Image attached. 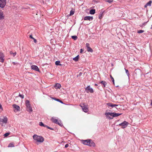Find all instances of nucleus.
I'll return each mask as SVG.
<instances>
[{
    "instance_id": "18",
    "label": "nucleus",
    "mask_w": 152,
    "mask_h": 152,
    "mask_svg": "<svg viewBox=\"0 0 152 152\" xmlns=\"http://www.w3.org/2000/svg\"><path fill=\"white\" fill-rule=\"evenodd\" d=\"M61 87V85L58 83L56 84L54 86V87L56 89H60Z\"/></svg>"
},
{
    "instance_id": "28",
    "label": "nucleus",
    "mask_w": 152,
    "mask_h": 152,
    "mask_svg": "<svg viewBox=\"0 0 152 152\" xmlns=\"http://www.w3.org/2000/svg\"><path fill=\"white\" fill-rule=\"evenodd\" d=\"M72 39H74V40H76L77 38V37L76 36H72Z\"/></svg>"
},
{
    "instance_id": "32",
    "label": "nucleus",
    "mask_w": 152,
    "mask_h": 152,
    "mask_svg": "<svg viewBox=\"0 0 152 152\" xmlns=\"http://www.w3.org/2000/svg\"><path fill=\"white\" fill-rule=\"evenodd\" d=\"M125 70L126 71V73L127 74V75L128 76H129V74L128 70L127 69H125Z\"/></svg>"
},
{
    "instance_id": "42",
    "label": "nucleus",
    "mask_w": 152,
    "mask_h": 152,
    "mask_svg": "<svg viewBox=\"0 0 152 152\" xmlns=\"http://www.w3.org/2000/svg\"><path fill=\"white\" fill-rule=\"evenodd\" d=\"M61 126H63V124H58Z\"/></svg>"
},
{
    "instance_id": "4",
    "label": "nucleus",
    "mask_w": 152,
    "mask_h": 152,
    "mask_svg": "<svg viewBox=\"0 0 152 152\" xmlns=\"http://www.w3.org/2000/svg\"><path fill=\"white\" fill-rule=\"evenodd\" d=\"M25 105L26 106V110L29 112L30 113H31V112H32V108L31 107V105L30 103V102L28 100H26V101Z\"/></svg>"
},
{
    "instance_id": "22",
    "label": "nucleus",
    "mask_w": 152,
    "mask_h": 152,
    "mask_svg": "<svg viewBox=\"0 0 152 152\" xmlns=\"http://www.w3.org/2000/svg\"><path fill=\"white\" fill-rule=\"evenodd\" d=\"M79 58V55H77L76 57L73 58V60L75 61H78V59Z\"/></svg>"
},
{
    "instance_id": "9",
    "label": "nucleus",
    "mask_w": 152,
    "mask_h": 152,
    "mask_svg": "<svg viewBox=\"0 0 152 152\" xmlns=\"http://www.w3.org/2000/svg\"><path fill=\"white\" fill-rule=\"evenodd\" d=\"M5 56L4 54L2 52H0V62L3 63L4 61V58Z\"/></svg>"
},
{
    "instance_id": "3",
    "label": "nucleus",
    "mask_w": 152,
    "mask_h": 152,
    "mask_svg": "<svg viewBox=\"0 0 152 152\" xmlns=\"http://www.w3.org/2000/svg\"><path fill=\"white\" fill-rule=\"evenodd\" d=\"M33 138L37 142L42 143L44 140V138L41 136H38L36 134H34L33 136Z\"/></svg>"
},
{
    "instance_id": "49",
    "label": "nucleus",
    "mask_w": 152,
    "mask_h": 152,
    "mask_svg": "<svg viewBox=\"0 0 152 152\" xmlns=\"http://www.w3.org/2000/svg\"><path fill=\"white\" fill-rule=\"evenodd\" d=\"M39 124H43L42 122H40Z\"/></svg>"
},
{
    "instance_id": "16",
    "label": "nucleus",
    "mask_w": 152,
    "mask_h": 152,
    "mask_svg": "<svg viewBox=\"0 0 152 152\" xmlns=\"http://www.w3.org/2000/svg\"><path fill=\"white\" fill-rule=\"evenodd\" d=\"M93 17L86 16L84 18V20H91L93 19Z\"/></svg>"
},
{
    "instance_id": "5",
    "label": "nucleus",
    "mask_w": 152,
    "mask_h": 152,
    "mask_svg": "<svg viewBox=\"0 0 152 152\" xmlns=\"http://www.w3.org/2000/svg\"><path fill=\"white\" fill-rule=\"evenodd\" d=\"M80 106L82 108L83 111L86 113H87L88 111V108L87 105L85 104H81Z\"/></svg>"
},
{
    "instance_id": "12",
    "label": "nucleus",
    "mask_w": 152,
    "mask_h": 152,
    "mask_svg": "<svg viewBox=\"0 0 152 152\" xmlns=\"http://www.w3.org/2000/svg\"><path fill=\"white\" fill-rule=\"evenodd\" d=\"M86 46L87 48V50L88 52H93V50L90 47V44L88 43H86Z\"/></svg>"
},
{
    "instance_id": "48",
    "label": "nucleus",
    "mask_w": 152,
    "mask_h": 152,
    "mask_svg": "<svg viewBox=\"0 0 152 152\" xmlns=\"http://www.w3.org/2000/svg\"><path fill=\"white\" fill-rule=\"evenodd\" d=\"M4 124H2V126H5L4 125ZM4 125H5V124H4Z\"/></svg>"
},
{
    "instance_id": "36",
    "label": "nucleus",
    "mask_w": 152,
    "mask_h": 152,
    "mask_svg": "<svg viewBox=\"0 0 152 152\" xmlns=\"http://www.w3.org/2000/svg\"><path fill=\"white\" fill-rule=\"evenodd\" d=\"M52 98L53 99H54L55 100H56V101H57L58 102H59L60 100L58 99H57L55 98Z\"/></svg>"
},
{
    "instance_id": "26",
    "label": "nucleus",
    "mask_w": 152,
    "mask_h": 152,
    "mask_svg": "<svg viewBox=\"0 0 152 152\" xmlns=\"http://www.w3.org/2000/svg\"><path fill=\"white\" fill-rule=\"evenodd\" d=\"M10 54L11 55H13V57H14L16 55V52H15V53H13L12 51H10Z\"/></svg>"
},
{
    "instance_id": "24",
    "label": "nucleus",
    "mask_w": 152,
    "mask_h": 152,
    "mask_svg": "<svg viewBox=\"0 0 152 152\" xmlns=\"http://www.w3.org/2000/svg\"><path fill=\"white\" fill-rule=\"evenodd\" d=\"M29 37L32 39L33 40V41H34V42L35 43H37V40L34 39V38L33 37H32V35H30L29 36Z\"/></svg>"
},
{
    "instance_id": "33",
    "label": "nucleus",
    "mask_w": 152,
    "mask_h": 152,
    "mask_svg": "<svg viewBox=\"0 0 152 152\" xmlns=\"http://www.w3.org/2000/svg\"><path fill=\"white\" fill-rule=\"evenodd\" d=\"M10 134V133H6L4 134V136L5 137H6L8 136Z\"/></svg>"
},
{
    "instance_id": "29",
    "label": "nucleus",
    "mask_w": 152,
    "mask_h": 152,
    "mask_svg": "<svg viewBox=\"0 0 152 152\" xmlns=\"http://www.w3.org/2000/svg\"><path fill=\"white\" fill-rule=\"evenodd\" d=\"M110 76L111 79V80H112V82H113V84L115 85L114 80L113 78L112 77V75H110Z\"/></svg>"
},
{
    "instance_id": "15",
    "label": "nucleus",
    "mask_w": 152,
    "mask_h": 152,
    "mask_svg": "<svg viewBox=\"0 0 152 152\" xmlns=\"http://www.w3.org/2000/svg\"><path fill=\"white\" fill-rule=\"evenodd\" d=\"M51 120L53 123L56 124H59V122L58 121V120L55 118H52Z\"/></svg>"
},
{
    "instance_id": "23",
    "label": "nucleus",
    "mask_w": 152,
    "mask_h": 152,
    "mask_svg": "<svg viewBox=\"0 0 152 152\" xmlns=\"http://www.w3.org/2000/svg\"><path fill=\"white\" fill-rule=\"evenodd\" d=\"M95 9H92L90 10V14L93 15L95 13Z\"/></svg>"
},
{
    "instance_id": "27",
    "label": "nucleus",
    "mask_w": 152,
    "mask_h": 152,
    "mask_svg": "<svg viewBox=\"0 0 152 152\" xmlns=\"http://www.w3.org/2000/svg\"><path fill=\"white\" fill-rule=\"evenodd\" d=\"M60 61H57L55 62V64L56 65H60L61 66L62 65L60 64Z\"/></svg>"
},
{
    "instance_id": "14",
    "label": "nucleus",
    "mask_w": 152,
    "mask_h": 152,
    "mask_svg": "<svg viewBox=\"0 0 152 152\" xmlns=\"http://www.w3.org/2000/svg\"><path fill=\"white\" fill-rule=\"evenodd\" d=\"M31 69H33V70H34L37 71H39L38 67H37V66L36 65H32L31 66Z\"/></svg>"
},
{
    "instance_id": "11",
    "label": "nucleus",
    "mask_w": 152,
    "mask_h": 152,
    "mask_svg": "<svg viewBox=\"0 0 152 152\" xmlns=\"http://www.w3.org/2000/svg\"><path fill=\"white\" fill-rule=\"evenodd\" d=\"M116 127H117L118 128H116V129L118 130L120 127H121L122 128H125L127 126V124H119L116 126Z\"/></svg>"
},
{
    "instance_id": "6",
    "label": "nucleus",
    "mask_w": 152,
    "mask_h": 152,
    "mask_svg": "<svg viewBox=\"0 0 152 152\" xmlns=\"http://www.w3.org/2000/svg\"><path fill=\"white\" fill-rule=\"evenodd\" d=\"M13 108L14 109V111L15 112H17L20 111V107L15 104H14L12 105Z\"/></svg>"
},
{
    "instance_id": "8",
    "label": "nucleus",
    "mask_w": 152,
    "mask_h": 152,
    "mask_svg": "<svg viewBox=\"0 0 152 152\" xmlns=\"http://www.w3.org/2000/svg\"><path fill=\"white\" fill-rule=\"evenodd\" d=\"M6 4V0H0V7L3 8Z\"/></svg>"
},
{
    "instance_id": "38",
    "label": "nucleus",
    "mask_w": 152,
    "mask_h": 152,
    "mask_svg": "<svg viewBox=\"0 0 152 152\" xmlns=\"http://www.w3.org/2000/svg\"><path fill=\"white\" fill-rule=\"evenodd\" d=\"M113 1V0H108L107 1L109 3H111Z\"/></svg>"
},
{
    "instance_id": "40",
    "label": "nucleus",
    "mask_w": 152,
    "mask_h": 152,
    "mask_svg": "<svg viewBox=\"0 0 152 152\" xmlns=\"http://www.w3.org/2000/svg\"><path fill=\"white\" fill-rule=\"evenodd\" d=\"M99 19H101L102 18L101 16H100V15H99Z\"/></svg>"
},
{
    "instance_id": "50",
    "label": "nucleus",
    "mask_w": 152,
    "mask_h": 152,
    "mask_svg": "<svg viewBox=\"0 0 152 152\" xmlns=\"http://www.w3.org/2000/svg\"><path fill=\"white\" fill-rule=\"evenodd\" d=\"M151 28L152 29V25H151Z\"/></svg>"
},
{
    "instance_id": "39",
    "label": "nucleus",
    "mask_w": 152,
    "mask_h": 152,
    "mask_svg": "<svg viewBox=\"0 0 152 152\" xmlns=\"http://www.w3.org/2000/svg\"><path fill=\"white\" fill-rule=\"evenodd\" d=\"M127 122H126V121H124L121 124H127Z\"/></svg>"
},
{
    "instance_id": "1",
    "label": "nucleus",
    "mask_w": 152,
    "mask_h": 152,
    "mask_svg": "<svg viewBox=\"0 0 152 152\" xmlns=\"http://www.w3.org/2000/svg\"><path fill=\"white\" fill-rule=\"evenodd\" d=\"M121 115V114L115 113H105V115L107 118L110 119L113 118V117L118 116Z\"/></svg>"
},
{
    "instance_id": "25",
    "label": "nucleus",
    "mask_w": 152,
    "mask_h": 152,
    "mask_svg": "<svg viewBox=\"0 0 152 152\" xmlns=\"http://www.w3.org/2000/svg\"><path fill=\"white\" fill-rule=\"evenodd\" d=\"M14 147V145L13 143H11L9 144V145H8V147Z\"/></svg>"
},
{
    "instance_id": "20",
    "label": "nucleus",
    "mask_w": 152,
    "mask_h": 152,
    "mask_svg": "<svg viewBox=\"0 0 152 152\" xmlns=\"http://www.w3.org/2000/svg\"><path fill=\"white\" fill-rule=\"evenodd\" d=\"M152 1H150L148 2L145 5V7H146L148 6H151V4L152 3Z\"/></svg>"
},
{
    "instance_id": "35",
    "label": "nucleus",
    "mask_w": 152,
    "mask_h": 152,
    "mask_svg": "<svg viewBox=\"0 0 152 152\" xmlns=\"http://www.w3.org/2000/svg\"><path fill=\"white\" fill-rule=\"evenodd\" d=\"M3 110V108L1 104H0V112H1Z\"/></svg>"
},
{
    "instance_id": "47",
    "label": "nucleus",
    "mask_w": 152,
    "mask_h": 152,
    "mask_svg": "<svg viewBox=\"0 0 152 152\" xmlns=\"http://www.w3.org/2000/svg\"><path fill=\"white\" fill-rule=\"evenodd\" d=\"M13 64H14V65H15V63L14 62H13Z\"/></svg>"
},
{
    "instance_id": "30",
    "label": "nucleus",
    "mask_w": 152,
    "mask_h": 152,
    "mask_svg": "<svg viewBox=\"0 0 152 152\" xmlns=\"http://www.w3.org/2000/svg\"><path fill=\"white\" fill-rule=\"evenodd\" d=\"M74 13V11L71 10L70 12V14L69 15H73Z\"/></svg>"
},
{
    "instance_id": "7",
    "label": "nucleus",
    "mask_w": 152,
    "mask_h": 152,
    "mask_svg": "<svg viewBox=\"0 0 152 152\" xmlns=\"http://www.w3.org/2000/svg\"><path fill=\"white\" fill-rule=\"evenodd\" d=\"M85 90L86 91L87 93L90 92L91 93H93L94 92V91L92 88H91L90 86H88L85 88Z\"/></svg>"
},
{
    "instance_id": "21",
    "label": "nucleus",
    "mask_w": 152,
    "mask_h": 152,
    "mask_svg": "<svg viewBox=\"0 0 152 152\" xmlns=\"http://www.w3.org/2000/svg\"><path fill=\"white\" fill-rule=\"evenodd\" d=\"M100 83H101L103 85L104 87H105V86L107 84V83L105 81H102L100 82Z\"/></svg>"
},
{
    "instance_id": "46",
    "label": "nucleus",
    "mask_w": 152,
    "mask_h": 152,
    "mask_svg": "<svg viewBox=\"0 0 152 152\" xmlns=\"http://www.w3.org/2000/svg\"><path fill=\"white\" fill-rule=\"evenodd\" d=\"M18 98V97H15V99H17V98Z\"/></svg>"
},
{
    "instance_id": "13",
    "label": "nucleus",
    "mask_w": 152,
    "mask_h": 152,
    "mask_svg": "<svg viewBox=\"0 0 152 152\" xmlns=\"http://www.w3.org/2000/svg\"><path fill=\"white\" fill-rule=\"evenodd\" d=\"M4 18V15L3 11L0 10V20H2Z\"/></svg>"
},
{
    "instance_id": "43",
    "label": "nucleus",
    "mask_w": 152,
    "mask_h": 152,
    "mask_svg": "<svg viewBox=\"0 0 152 152\" xmlns=\"http://www.w3.org/2000/svg\"><path fill=\"white\" fill-rule=\"evenodd\" d=\"M151 105H152V99L151 100Z\"/></svg>"
},
{
    "instance_id": "2",
    "label": "nucleus",
    "mask_w": 152,
    "mask_h": 152,
    "mask_svg": "<svg viewBox=\"0 0 152 152\" xmlns=\"http://www.w3.org/2000/svg\"><path fill=\"white\" fill-rule=\"evenodd\" d=\"M81 141L82 143L85 145H88L90 146L93 147H94L95 146V143L93 142L91 140H82Z\"/></svg>"
},
{
    "instance_id": "41",
    "label": "nucleus",
    "mask_w": 152,
    "mask_h": 152,
    "mask_svg": "<svg viewBox=\"0 0 152 152\" xmlns=\"http://www.w3.org/2000/svg\"><path fill=\"white\" fill-rule=\"evenodd\" d=\"M83 52V50L82 49H81L80 50V53H82Z\"/></svg>"
},
{
    "instance_id": "37",
    "label": "nucleus",
    "mask_w": 152,
    "mask_h": 152,
    "mask_svg": "<svg viewBox=\"0 0 152 152\" xmlns=\"http://www.w3.org/2000/svg\"><path fill=\"white\" fill-rule=\"evenodd\" d=\"M69 145H68V144H66L65 145V148H66L67 147H68V146H69Z\"/></svg>"
},
{
    "instance_id": "17",
    "label": "nucleus",
    "mask_w": 152,
    "mask_h": 152,
    "mask_svg": "<svg viewBox=\"0 0 152 152\" xmlns=\"http://www.w3.org/2000/svg\"><path fill=\"white\" fill-rule=\"evenodd\" d=\"M107 104L108 106L111 107H113L118 106V105L117 104H113L110 103H107Z\"/></svg>"
},
{
    "instance_id": "34",
    "label": "nucleus",
    "mask_w": 152,
    "mask_h": 152,
    "mask_svg": "<svg viewBox=\"0 0 152 152\" xmlns=\"http://www.w3.org/2000/svg\"><path fill=\"white\" fill-rule=\"evenodd\" d=\"M19 96L22 99H23L24 97V96L23 95L21 94H19Z\"/></svg>"
},
{
    "instance_id": "31",
    "label": "nucleus",
    "mask_w": 152,
    "mask_h": 152,
    "mask_svg": "<svg viewBox=\"0 0 152 152\" xmlns=\"http://www.w3.org/2000/svg\"><path fill=\"white\" fill-rule=\"evenodd\" d=\"M144 32V30H138L137 31V32L138 33H143Z\"/></svg>"
},
{
    "instance_id": "45",
    "label": "nucleus",
    "mask_w": 152,
    "mask_h": 152,
    "mask_svg": "<svg viewBox=\"0 0 152 152\" xmlns=\"http://www.w3.org/2000/svg\"><path fill=\"white\" fill-rule=\"evenodd\" d=\"M95 86H98V85L97 84H95Z\"/></svg>"
},
{
    "instance_id": "10",
    "label": "nucleus",
    "mask_w": 152,
    "mask_h": 152,
    "mask_svg": "<svg viewBox=\"0 0 152 152\" xmlns=\"http://www.w3.org/2000/svg\"><path fill=\"white\" fill-rule=\"evenodd\" d=\"M7 119L6 117L1 116L0 117V122L3 123H7Z\"/></svg>"
},
{
    "instance_id": "19",
    "label": "nucleus",
    "mask_w": 152,
    "mask_h": 152,
    "mask_svg": "<svg viewBox=\"0 0 152 152\" xmlns=\"http://www.w3.org/2000/svg\"><path fill=\"white\" fill-rule=\"evenodd\" d=\"M39 125L41 126H44L45 127H46L47 128H48V129H50L51 130H53V129L52 128H51L48 126L46 125L45 124H39Z\"/></svg>"
},
{
    "instance_id": "44",
    "label": "nucleus",
    "mask_w": 152,
    "mask_h": 152,
    "mask_svg": "<svg viewBox=\"0 0 152 152\" xmlns=\"http://www.w3.org/2000/svg\"><path fill=\"white\" fill-rule=\"evenodd\" d=\"M59 102H61V103H63V102H62L60 100Z\"/></svg>"
}]
</instances>
